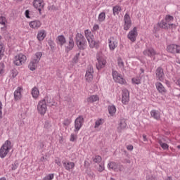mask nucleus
I'll return each instance as SVG.
<instances>
[{"label": "nucleus", "instance_id": "obj_45", "mask_svg": "<svg viewBox=\"0 0 180 180\" xmlns=\"http://www.w3.org/2000/svg\"><path fill=\"white\" fill-rule=\"evenodd\" d=\"M131 81L133 84H136V85L141 84V79H140L139 77H134L132 78Z\"/></svg>", "mask_w": 180, "mask_h": 180}, {"label": "nucleus", "instance_id": "obj_51", "mask_svg": "<svg viewBox=\"0 0 180 180\" xmlns=\"http://www.w3.org/2000/svg\"><path fill=\"white\" fill-rule=\"evenodd\" d=\"M146 180H158V179H157V177L154 176H147Z\"/></svg>", "mask_w": 180, "mask_h": 180}, {"label": "nucleus", "instance_id": "obj_28", "mask_svg": "<svg viewBox=\"0 0 180 180\" xmlns=\"http://www.w3.org/2000/svg\"><path fill=\"white\" fill-rule=\"evenodd\" d=\"M43 53L41 52H37L32 57V60L37 63H40Z\"/></svg>", "mask_w": 180, "mask_h": 180}, {"label": "nucleus", "instance_id": "obj_29", "mask_svg": "<svg viewBox=\"0 0 180 180\" xmlns=\"http://www.w3.org/2000/svg\"><path fill=\"white\" fill-rule=\"evenodd\" d=\"M39 64V62H36L35 60H33V59H32V60L30 61L28 68H30V70L31 71H34V70H36V68H37V65Z\"/></svg>", "mask_w": 180, "mask_h": 180}, {"label": "nucleus", "instance_id": "obj_63", "mask_svg": "<svg viewBox=\"0 0 180 180\" xmlns=\"http://www.w3.org/2000/svg\"><path fill=\"white\" fill-rule=\"evenodd\" d=\"M44 160H46V158H44V156H42L40 159V160L41 161V162H43L44 161Z\"/></svg>", "mask_w": 180, "mask_h": 180}, {"label": "nucleus", "instance_id": "obj_1", "mask_svg": "<svg viewBox=\"0 0 180 180\" xmlns=\"http://www.w3.org/2000/svg\"><path fill=\"white\" fill-rule=\"evenodd\" d=\"M75 41L79 50H85L86 49V39L81 33H77L75 36Z\"/></svg>", "mask_w": 180, "mask_h": 180}, {"label": "nucleus", "instance_id": "obj_23", "mask_svg": "<svg viewBox=\"0 0 180 180\" xmlns=\"http://www.w3.org/2000/svg\"><path fill=\"white\" fill-rule=\"evenodd\" d=\"M74 46H75V44H74V39H72V37H70L68 45L66 46L65 49L66 53H69V51H71V50L74 49Z\"/></svg>", "mask_w": 180, "mask_h": 180}, {"label": "nucleus", "instance_id": "obj_34", "mask_svg": "<svg viewBox=\"0 0 180 180\" xmlns=\"http://www.w3.org/2000/svg\"><path fill=\"white\" fill-rule=\"evenodd\" d=\"M2 39V37L0 36V40ZM4 53H5V46H4V43L0 41V60H2V57H4Z\"/></svg>", "mask_w": 180, "mask_h": 180}, {"label": "nucleus", "instance_id": "obj_31", "mask_svg": "<svg viewBox=\"0 0 180 180\" xmlns=\"http://www.w3.org/2000/svg\"><path fill=\"white\" fill-rule=\"evenodd\" d=\"M127 126V124L126 123V120H121L120 122V127H118V131L122 132V130H124Z\"/></svg>", "mask_w": 180, "mask_h": 180}, {"label": "nucleus", "instance_id": "obj_9", "mask_svg": "<svg viewBox=\"0 0 180 180\" xmlns=\"http://www.w3.org/2000/svg\"><path fill=\"white\" fill-rule=\"evenodd\" d=\"M96 60H97V63H96V67L97 68V70H102V68H105V65H106V59H105V58H103L102 56L101 55H97L96 56Z\"/></svg>", "mask_w": 180, "mask_h": 180}, {"label": "nucleus", "instance_id": "obj_49", "mask_svg": "<svg viewBox=\"0 0 180 180\" xmlns=\"http://www.w3.org/2000/svg\"><path fill=\"white\" fill-rule=\"evenodd\" d=\"M160 29H161V27L159 26L158 23L154 26L153 27V33H157V32H160Z\"/></svg>", "mask_w": 180, "mask_h": 180}, {"label": "nucleus", "instance_id": "obj_50", "mask_svg": "<svg viewBox=\"0 0 180 180\" xmlns=\"http://www.w3.org/2000/svg\"><path fill=\"white\" fill-rule=\"evenodd\" d=\"M55 163H56L58 167H61V159H60V158H56L55 159Z\"/></svg>", "mask_w": 180, "mask_h": 180}, {"label": "nucleus", "instance_id": "obj_11", "mask_svg": "<svg viewBox=\"0 0 180 180\" xmlns=\"http://www.w3.org/2000/svg\"><path fill=\"white\" fill-rule=\"evenodd\" d=\"M167 51L171 54H180V46L177 44H169L167 46Z\"/></svg>", "mask_w": 180, "mask_h": 180}, {"label": "nucleus", "instance_id": "obj_64", "mask_svg": "<svg viewBox=\"0 0 180 180\" xmlns=\"http://www.w3.org/2000/svg\"><path fill=\"white\" fill-rule=\"evenodd\" d=\"M165 180H172V176H168Z\"/></svg>", "mask_w": 180, "mask_h": 180}, {"label": "nucleus", "instance_id": "obj_25", "mask_svg": "<svg viewBox=\"0 0 180 180\" xmlns=\"http://www.w3.org/2000/svg\"><path fill=\"white\" fill-rule=\"evenodd\" d=\"M92 72H94V70L91 68L86 72L85 77L86 81H88L89 82V81H92V78H94V76L92 75Z\"/></svg>", "mask_w": 180, "mask_h": 180}, {"label": "nucleus", "instance_id": "obj_26", "mask_svg": "<svg viewBox=\"0 0 180 180\" xmlns=\"http://www.w3.org/2000/svg\"><path fill=\"white\" fill-rule=\"evenodd\" d=\"M160 29H165V30H168L169 29V24L165 20H162L160 22H158Z\"/></svg>", "mask_w": 180, "mask_h": 180}, {"label": "nucleus", "instance_id": "obj_10", "mask_svg": "<svg viewBox=\"0 0 180 180\" xmlns=\"http://www.w3.org/2000/svg\"><path fill=\"white\" fill-rule=\"evenodd\" d=\"M32 5L35 9L39 11V15H41V11L44 9V0H34Z\"/></svg>", "mask_w": 180, "mask_h": 180}, {"label": "nucleus", "instance_id": "obj_57", "mask_svg": "<svg viewBox=\"0 0 180 180\" xmlns=\"http://www.w3.org/2000/svg\"><path fill=\"white\" fill-rule=\"evenodd\" d=\"M16 168H18V166L16 165V164H13L11 165V169L12 171H15V169H16Z\"/></svg>", "mask_w": 180, "mask_h": 180}, {"label": "nucleus", "instance_id": "obj_53", "mask_svg": "<svg viewBox=\"0 0 180 180\" xmlns=\"http://www.w3.org/2000/svg\"><path fill=\"white\" fill-rule=\"evenodd\" d=\"M96 30H99V25L98 24L94 25L92 30L93 32H96Z\"/></svg>", "mask_w": 180, "mask_h": 180}, {"label": "nucleus", "instance_id": "obj_41", "mask_svg": "<svg viewBox=\"0 0 180 180\" xmlns=\"http://www.w3.org/2000/svg\"><path fill=\"white\" fill-rule=\"evenodd\" d=\"M79 56H81L80 53H77L74 58L72 59V64H77L78 63V60H79Z\"/></svg>", "mask_w": 180, "mask_h": 180}, {"label": "nucleus", "instance_id": "obj_54", "mask_svg": "<svg viewBox=\"0 0 180 180\" xmlns=\"http://www.w3.org/2000/svg\"><path fill=\"white\" fill-rule=\"evenodd\" d=\"M2 102L0 101V119H2L3 115H2Z\"/></svg>", "mask_w": 180, "mask_h": 180}, {"label": "nucleus", "instance_id": "obj_30", "mask_svg": "<svg viewBox=\"0 0 180 180\" xmlns=\"http://www.w3.org/2000/svg\"><path fill=\"white\" fill-rule=\"evenodd\" d=\"M31 94L34 99H37L39 98V95H40V92L39 91V89L37 87H34L32 89Z\"/></svg>", "mask_w": 180, "mask_h": 180}, {"label": "nucleus", "instance_id": "obj_44", "mask_svg": "<svg viewBox=\"0 0 180 180\" xmlns=\"http://www.w3.org/2000/svg\"><path fill=\"white\" fill-rule=\"evenodd\" d=\"M158 143L163 150H168L169 148V146L165 143H162V141H159Z\"/></svg>", "mask_w": 180, "mask_h": 180}, {"label": "nucleus", "instance_id": "obj_52", "mask_svg": "<svg viewBox=\"0 0 180 180\" xmlns=\"http://www.w3.org/2000/svg\"><path fill=\"white\" fill-rule=\"evenodd\" d=\"M25 18H27V19H30V11L29 10L25 11Z\"/></svg>", "mask_w": 180, "mask_h": 180}, {"label": "nucleus", "instance_id": "obj_58", "mask_svg": "<svg viewBox=\"0 0 180 180\" xmlns=\"http://www.w3.org/2000/svg\"><path fill=\"white\" fill-rule=\"evenodd\" d=\"M130 162H131V161H130L129 159H124V160H123V163H124V164H130Z\"/></svg>", "mask_w": 180, "mask_h": 180}, {"label": "nucleus", "instance_id": "obj_55", "mask_svg": "<svg viewBox=\"0 0 180 180\" xmlns=\"http://www.w3.org/2000/svg\"><path fill=\"white\" fill-rule=\"evenodd\" d=\"M133 148H134V147L133 146V145H128L127 146V149L129 150V151H133Z\"/></svg>", "mask_w": 180, "mask_h": 180}, {"label": "nucleus", "instance_id": "obj_56", "mask_svg": "<svg viewBox=\"0 0 180 180\" xmlns=\"http://www.w3.org/2000/svg\"><path fill=\"white\" fill-rule=\"evenodd\" d=\"M169 27L170 29H176V25H175V24H169Z\"/></svg>", "mask_w": 180, "mask_h": 180}, {"label": "nucleus", "instance_id": "obj_14", "mask_svg": "<svg viewBox=\"0 0 180 180\" xmlns=\"http://www.w3.org/2000/svg\"><path fill=\"white\" fill-rule=\"evenodd\" d=\"M130 99L129 90L124 89L122 90V102L124 105H127L129 103V101Z\"/></svg>", "mask_w": 180, "mask_h": 180}, {"label": "nucleus", "instance_id": "obj_37", "mask_svg": "<svg viewBox=\"0 0 180 180\" xmlns=\"http://www.w3.org/2000/svg\"><path fill=\"white\" fill-rule=\"evenodd\" d=\"M105 123V120L100 118L95 122L94 129H98L99 126H102Z\"/></svg>", "mask_w": 180, "mask_h": 180}, {"label": "nucleus", "instance_id": "obj_48", "mask_svg": "<svg viewBox=\"0 0 180 180\" xmlns=\"http://www.w3.org/2000/svg\"><path fill=\"white\" fill-rule=\"evenodd\" d=\"M97 171H98V172H103V171H105V165L100 164L98 167H97Z\"/></svg>", "mask_w": 180, "mask_h": 180}, {"label": "nucleus", "instance_id": "obj_38", "mask_svg": "<svg viewBox=\"0 0 180 180\" xmlns=\"http://www.w3.org/2000/svg\"><path fill=\"white\" fill-rule=\"evenodd\" d=\"M108 109L110 116H113L116 113V107L115 105H109Z\"/></svg>", "mask_w": 180, "mask_h": 180}, {"label": "nucleus", "instance_id": "obj_39", "mask_svg": "<svg viewBox=\"0 0 180 180\" xmlns=\"http://www.w3.org/2000/svg\"><path fill=\"white\" fill-rule=\"evenodd\" d=\"M77 139H78V131L75 132V134H71L70 141H72V142L77 141Z\"/></svg>", "mask_w": 180, "mask_h": 180}, {"label": "nucleus", "instance_id": "obj_16", "mask_svg": "<svg viewBox=\"0 0 180 180\" xmlns=\"http://www.w3.org/2000/svg\"><path fill=\"white\" fill-rule=\"evenodd\" d=\"M22 91H23V88L19 86L14 91V100L15 101H20L22 99Z\"/></svg>", "mask_w": 180, "mask_h": 180}, {"label": "nucleus", "instance_id": "obj_32", "mask_svg": "<svg viewBox=\"0 0 180 180\" xmlns=\"http://www.w3.org/2000/svg\"><path fill=\"white\" fill-rule=\"evenodd\" d=\"M150 116L152 117H153L154 119H155L156 120H160V112H158L155 110H153L150 112Z\"/></svg>", "mask_w": 180, "mask_h": 180}, {"label": "nucleus", "instance_id": "obj_33", "mask_svg": "<svg viewBox=\"0 0 180 180\" xmlns=\"http://www.w3.org/2000/svg\"><path fill=\"white\" fill-rule=\"evenodd\" d=\"M112 12L114 16H116V15H119L120 12H122V7L119 5H116L112 8Z\"/></svg>", "mask_w": 180, "mask_h": 180}, {"label": "nucleus", "instance_id": "obj_35", "mask_svg": "<svg viewBox=\"0 0 180 180\" xmlns=\"http://www.w3.org/2000/svg\"><path fill=\"white\" fill-rule=\"evenodd\" d=\"M105 19H106V13L103 11L98 15V20L102 23V22H105Z\"/></svg>", "mask_w": 180, "mask_h": 180}, {"label": "nucleus", "instance_id": "obj_27", "mask_svg": "<svg viewBox=\"0 0 180 180\" xmlns=\"http://www.w3.org/2000/svg\"><path fill=\"white\" fill-rule=\"evenodd\" d=\"M97 101H99L98 95H92L87 98L88 103H94V102H96Z\"/></svg>", "mask_w": 180, "mask_h": 180}, {"label": "nucleus", "instance_id": "obj_59", "mask_svg": "<svg viewBox=\"0 0 180 180\" xmlns=\"http://www.w3.org/2000/svg\"><path fill=\"white\" fill-rule=\"evenodd\" d=\"M12 72H13V77L15 78V77L18 75V72H16V70H12Z\"/></svg>", "mask_w": 180, "mask_h": 180}, {"label": "nucleus", "instance_id": "obj_2", "mask_svg": "<svg viewBox=\"0 0 180 180\" xmlns=\"http://www.w3.org/2000/svg\"><path fill=\"white\" fill-rule=\"evenodd\" d=\"M84 35L88 41L89 47L91 49H94V47H99V44L96 42L95 40H94V34L89 30H86L84 31Z\"/></svg>", "mask_w": 180, "mask_h": 180}, {"label": "nucleus", "instance_id": "obj_18", "mask_svg": "<svg viewBox=\"0 0 180 180\" xmlns=\"http://www.w3.org/2000/svg\"><path fill=\"white\" fill-rule=\"evenodd\" d=\"M155 86H156V89H157L158 92H159V94H167V89H165V87L164 86L162 83H161L160 82H157L155 83Z\"/></svg>", "mask_w": 180, "mask_h": 180}, {"label": "nucleus", "instance_id": "obj_22", "mask_svg": "<svg viewBox=\"0 0 180 180\" xmlns=\"http://www.w3.org/2000/svg\"><path fill=\"white\" fill-rule=\"evenodd\" d=\"M46 35H47V34L46 33V30H41L38 31L37 37L39 41H43V40H44V39H46Z\"/></svg>", "mask_w": 180, "mask_h": 180}, {"label": "nucleus", "instance_id": "obj_40", "mask_svg": "<svg viewBox=\"0 0 180 180\" xmlns=\"http://www.w3.org/2000/svg\"><path fill=\"white\" fill-rule=\"evenodd\" d=\"M6 18L4 16L0 17V25H3L4 27H1V29H6Z\"/></svg>", "mask_w": 180, "mask_h": 180}, {"label": "nucleus", "instance_id": "obj_13", "mask_svg": "<svg viewBox=\"0 0 180 180\" xmlns=\"http://www.w3.org/2000/svg\"><path fill=\"white\" fill-rule=\"evenodd\" d=\"M155 75L157 81L164 82V78H165V75L164 74V69L159 67L155 70Z\"/></svg>", "mask_w": 180, "mask_h": 180}, {"label": "nucleus", "instance_id": "obj_47", "mask_svg": "<svg viewBox=\"0 0 180 180\" xmlns=\"http://www.w3.org/2000/svg\"><path fill=\"white\" fill-rule=\"evenodd\" d=\"M54 179V174H48L46 176L43 178V180H53Z\"/></svg>", "mask_w": 180, "mask_h": 180}, {"label": "nucleus", "instance_id": "obj_7", "mask_svg": "<svg viewBox=\"0 0 180 180\" xmlns=\"http://www.w3.org/2000/svg\"><path fill=\"white\" fill-rule=\"evenodd\" d=\"M124 30L127 32V30H130V27H131V18H130V14L129 11H127L124 15Z\"/></svg>", "mask_w": 180, "mask_h": 180}, {"label": "nucleus", "instance_id": "obj_5", "mask_svg": "<svg viewBox=\"0 0 180 180\" xmlns=\"http://www.w3.org/2000/svg\"><path fill=\"white\" fill-rule=\"evenodd\" d=\"M112 75L115 82L120 84L121 85H126L127 84L126 79H124L123 76L117 71L112 70Z\"/></svg>", "mask_w": 180, "mask_h": 180}, {"label": "nucleus", "instance_id": "obj_36", "mask_svg": "<svg viewBox=\"0 0 180 180\" xmlns=\"http://www.w3.org/2000/svg\"><path fill=\"white\" fill-rule=\"evenodd\" d=\"M92 160L95 164H101V162H102V157L98 155H96L94 157H93Z\"/></svg>", "mask_w": 180, "mask_h": 180}, {"label": "nucleus", "instance_id": "obj_60", "mask_svg": "<svg viewBox=\"0 0 180 180\" xmlns=\"http://www.w3.org/2000/svg\"><path fill=\"white\" fill-rule=\"evenodd\" d=\"M123 169H124V167H123V165H118V171H120V172H122V171H123Z\"/></svg>", "mask_w": 180, "mask_h": 180}, {"label": "nucleus", "instance_id": "obj_3", "mask_svg": "<svg viewBox=\"0 0 180 180\" xmlns=\"http://www.w3.org/2000/svg\"><path fill=\"white\" fill-rule=\"evenodd\" d=\"M11 144V141L7 140L2 145V146L0 148V158H5L6 155H8L9 150H11V148H12Z\"/></svg>", "mask_w": 180, "mask_h": 180}, {"label": "nucleus", "instance_id": "obj_8", "mask_svg": "<svg viewBox=\"0 0 180 180\" xmlns=\"http://www.w3.org/2000/svg\"><path fill=\"white\" fill-rule=\"evenodd\" d=\"M84 122L85 120L84 119V116L82 115H80L77 118H76V120H75V133H77V131H79V130H81V127H82Z\"/></svg>", "mask_w": 180, "mask_h": 180}, {"label": "nucleus", "instance_id": "obj_46", "mask_svg": "<svg viewBox=\"0 0 180 180\" xmlns=\"http://www.w3.org/2000/svg\"><path fill=\"white\" fill-rule=\"evenodd\" d=\"M165 20L166 21V22L169 23V22H172L174 20V16L167 15L165 16Z\"/></svg>", "mask_w": 180, "mask_h": 180}, {"label": "nucleus", "instance_id": "obj_43", "mask_svg": "<svg viewBox=\"0 0 180 180\" xmlns=\"http://www.w3.org/2000/svg\"><path fill=\"white\" fill-rule=\"evenodd\" d=\"M117 65L120 68H124V62H123L122 58H117Z\"/></svg>", "mask_w": 180, "mask_h": 180}, {"label": "nucleus", "instance_id": "obj_62", "mask_svg": "<svg viewBox=\"0 0 180 180\" xmlns=\"http://www.w3.org/2000/svg\"><path fill=\"white\" fill-rule=\"evenodd\" d=\"M0 74H4V66L3 65L0 66Z\"/></svg>", "mask_w": 180, "mask_h": 180}, {"label": "nucleus", "instance_id": "obj_20", "mask_svg": "<svg viewBox=\"0 0 180 180\" xmlns=\"http://www.w3.org/2000/svg\"><path fill=\"white\" fill-rule=\"evenodd\" d=\"M63 164L66 171H71V169H74L75 167V163L72 162H63Z\"/></svg>", "mask_w": 180, "mask_h": 180}, {"label": "nucleus", "instance_id": "obj_12", "mask_svg": "<svg viewBox=\"0 0 180 180\" xmlns=\"http://www.w3.org/2000/svg\"><path fill=\"white\" fill-rule=\"evenodd\" d=\"M137 36H139V32H137V27H134L132 30H131L128 34L127 38L131 43H134L137 40Z\"/></svg>", "mask_w": 180, "mask_h": 180}, {"label": "nucleus", "instance_id": "obj_42", "mask_svg": "<svg viewBox=\"0 0 180 180\" xmlns=\"http://www.w3.org/2000/svg\"><path fill=\"white\" fill-rule=\"evenodd\" d=\"M71 124V119L66 118L63 121V125L65 129H68V127Z\"/></svg>", "mask_w": 180, "mask_h": 180}, {"label": "nucleus", "instance_id": "obj_21", "mask_svg": "<svg viewBox=\"0 0 180 180\" xmlns=\"http://www.w3.org/2000/svg\"><path fill=\"white\" fill-rule=\"evenodd\" d=\"M108 168L109 169H112V171H115V172H119V165L115 162H110L108 164Z\"/></svg>", "mask_w": 180, "mask_h": 180}, {"label": "nucleus", "instance_id": "obj_61", "mask_svg": "<svg viewBox=\"0 0 180 180\" xmlns=\"http://www.w3.org/2000/svg\"><path fill=\"white\" fill-rule=\"evenodd\" d=\"M142 137L143 139V141H148V139H147V135L143 134Z\"/></svg>", "mask_w": 180, "mask_h": 180}, {"label": "nucleus", "instance_id": "obj_6", "mask_svg": "<svg viewBox=\"0 0 180 180\" xmlns=\"http://www.w3.org/2000/svg\"><path fill=\"white\" fill-rule=\"evenodd\" d=\"M26 56L23 53H19L16 55L13 58V64L17 66L23 65L26 63Z\"/></svg>", "mask_w": 180, "mask_h": 180}, {"label": "nucleus", "instance_id": "obj_15", "mask_svg": "<svg viewBox=\"0 0 180 180\" xmlns=\"http://www.w3.org/2000/svg\"><path fill=\"white\" fill-rule=\"evenodd\" d=\"M108 47L111 51H113L117 47V42H116L115 37H111L108 39Z\"/></svg>", "mask_w": 180, "mask_h": 180}, {"label": "nucleus", "instance_id": "obj_4", "mask_svg": "<svg viewBox=\"0 0 180 180\" xmlns=\"http://www.w3.org/2000/svg\"><path fill=\"white\" fill-rule=\"evenodd\" d=\"M37 112L41 116H44L47 112V103L46 98H44L38 102Z\"/></svg>", "mask_w": 180, "mask_h": 180}, {"label": "nucleus", "instance_id": "obj_24", "mask_svg": "<svg viewBox=\"0 0 180 180\" xmlns=\"http://www.w3.org/2000/svg\"><path fill=\"white\" fill-rule=\"evenodd\" d=\"M56 42L58 44H60V46H64V44L67 43V40L65 39V37H64V35H59L56 38Z\"/></svg>", "mask_w": 180, "mask_h": 180}, {"label": "nucleus", "instance_id": "obj_17", "mask_svg": "<svg viewBox=\"0 0 180 180\" xmlns=\"http://www.w3.org/2000/svg\"><path fill=\"white\" fill-rule=\"evenodd\" d=\"M29 26L32 29H34L35 30H37V29H39L41 26V21L39 20L31 21L29 23Z\"/></svg>", "mask_w": 180, "mask_h": 180}, {"label": "nucleus", "instance_id": "obj_19", "mask_svg": "<svg viewBox=\"0 0 180 180\" xmlns=\"http://www.w3.org/2000/svg\"><path fill=\"white\" fill-rule=\"evenodd\" d=\"M143 53V56H147L148 57H153L157 54V52L153 48H147Z\"/></svg>", "mask_w": 180, "mask_h": 180}]
</instances>
